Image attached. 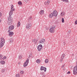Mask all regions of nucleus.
Returning a JSON list of instances; mask_svg holds the SVG:
<instances>
[{"instance_id":"1","label":"nucleus","mask_w":77,"mask_h":77,"mask_svg":"<svg viewBox=\"0 0 77 77\" xmlns=\"http://www.w3.org/2000/svg\"><path fill=\"white\" fill-rule=\"evenodd\" d=\"M57 11L54 10L53 12L52 13H51L49 15V18H52L53 17H54L55 16L56 17H57Z\"/></svg>"},{"instance_id":"2","label":"nucleus","mask_w":77,"mask_h":77,"mask_svg":"<svg viewBox=\"0 0 77 77\" xmlns=\"http://www.w3.org/2000/svg\"><path fill=\"white\" fill-rule=\"evenodd\" d=\"M29 59L27 58L25 62L23 64V66L24 67H26V66H27V65H28V63H29Z\"/></svg>"},{"instance_id":"3","label":"nucleus","mask_w":77,"mask_h":77,"mask_svg":"<svg viewBox=\"0 0 77 77\" xmlns=\"http://www.w3.org/2000/svg\"><path fill=\"white\" fill-rule=\"evenodd\" d=\"M12 21V18L9 17L7 21L8 24H10V25L11 24Z\"/></svg>"},{"instance_id":"4","label":"nucleus","mask_w":77,"mask_h":77,"mask_svg":"<svg viewBox=\"0 0 77 77\" xmlns=\"http://www.w3.org/2000/svg\"><path fill=\"white\" fill-rule=\"evenodd\" d=\"M73 74L76 75L77 74V66H76L73 68Z\"/></svg>"},{"instance_id":"5","label":"nucleus","mask_w":77,"mask_h":77,"mask_svg":"<svg viewBox=\"0 0 77 77\" xmlns=\"http://www.w3.org/2000/svg\"><path fill=\"white\" fill-rule=\"evenodd\" d=\"M55 28H56L55 26H53L50 29V32H51V33H53V32H54V31L55 30Z\"/></svg>"},{"instance_id":"6","label":"nucleus","mask_w":77,"mask_h":77,"mask_svg":"<svg viewBox=\"0 0 77 77\" xmlns=\"http://www.w3.org/2000/svg\"><path fill=\"white\" fill-rule=\"evenodd\" d=\"M31 23H28L26 26V29H30L31 28Z\"/></svg>"},{"instance_id":"7","label":"nucleus","mask_w":77,"mask_h":77,"mask_svg":"<svg viewBox=\"0 0 77 77\" xmlns=\"http://www.w3.org/2000/svg\"><path fill=\"white\" fill-rule=\"evenodd\" d=\"M37 48L38 51H40L42 50V46L41 45H39L37 47Z\"/></svg>"},{"instance_id":"8","label":"nucleus","mask_w":77,"mask_h":77,"mask_svg":"<svg viewBox=\"0 0 77 77\" xmlns=\"http://www.w3.org/2000/svg\"><path fill=\"white\" fill-rule=\"evenodd\" d=\"M40 70H41V71H42V70H44L45 72L46 71V70H47V68L44 67L42 66H41L40 68Z\"/></svg>"},{"instance_id":"9","label":"nucleus","mask_w":77,"mask_h":77,"mask_svg":"<svg viewBox=\"0 0 77 77\" xmlns=\"http://www.w3.org/2000/svg\"><path fill=\"white\" fill-rule=\"evenodd\" d=\"M65 57V54H62V56H61L60 58V61L62 62L63 60V59H64V58Z\"/></svg>"},{"instance_id":"10","label":"nucleus","mask_w":77,"mask_h":77,"mask_svg":"<svg viewBox=\"0 0 77 77\" xmlns=\"http://www.w3.org/2000/svg\"><path fill=\"white\" fill-rule=\"evenodd\" d=\"M38 42V40H37L35 38L34 39H33L32 40V42L33 43H34L35 44H36L37 43V42Z\"/></svg>"},{"instance_id":"11","label":"nucleus","mask_w":77,"mask_h":77,"mask_svg":"<svg viewBox=\"0 0 77 77\" xmlns=\"http://www.w3.org/2000/svg\"><path fill=\"white\" fill-rule=\"evenodd\" d=\"M14 26L11 25L9 27L8 29L9 30H12L14 29Z\"/></svg>"},{"instance_id":"12","label":"nucleus","mask_w":77,"mask_h":77,"mask_svg":"<svg viewBox=\"0 0 77 77\" xmlns=\"http://www.w3.org/2000/svg\"><path fill=\"white\" fill-rule=\"evenodd\" d=\"M45 40L44 39H42V40H41L40 41V42H39V43L41 44H43V43H44V42H45Z\"/></svg>"},{"instance_id":"13","label":"nucleus","mask_w":77,"mask_h":77,"mask_svg":"<svg viewBox=\"0 0 77 77\" xmlns=\"http://www.w3.org/2000/svg\"><path fill=\"white\" fill-rule=\"evenodd\" d=\"M13 11L12 10H11L10 11V12L9 13V15H10V18H11V15H12V14H13Z\"/></svg>"},{"instance_id":"14","label":"nucleus","mask_w":77,"mask_h":77,"mask_svg":"<svg viewBox=\"0 0 77 77\" xmlns=\"http://www.w3.org/2000/svg\"><path fill=\"white\" fill-rule=\"evenodd\" d=\"M14 35V32H10L9 34L8 35L9 36H12Z\"/></svg>"},{"instance_id":"15","label":"nucleus","mask_w":77,"mask_h":77,"mask_svg":"<svg viewBox=\"0 0 77 77\" xmlns=\"http://www.w3.org/2000/svg\"><path fill=\"white\" fill-rule=\"evenodd\" d=\"M1 42H2V43H5V39H4V38H1Z\"/></svg>"},{"instance_id":"16","label":"nucleus","mask_w":77,"mask_h":77,"mask_svg":"<svg viewBox=\"0 0 77 77\" xmlns=\"http://www.w3.org/2000/svg\"><path fill=\"white\" fill-rule=\"evenodd\" d=\"M49 3H50L49 1H47L45 2V5H49Z\"/></svg>"},{"instance_id":"17","label":"nucleus","mask_w":77,"mask_h":77,"mask_svg":"<svg viewBox=\"0 0 77 77\" xmlns=\"http://www.w3.org/2000/svg\"><path fill=\"white\" fill-rule=\"evenodd\" d=\"M4 44L5 43H2V42H0V48H2V47L3 46Z\"/></svg>"},{"instance_id":"18","label":"nucleus","mask_w":77,"mask_h":77,"mask_svg":"<svg viewBox=\"0 0 77 77\" xmlns=\"http://www.w3.org/2000/svg\"><path fill=\"white\" fill-rule=\"evenodd\" d=\"M65 15V13L63 11L61 13V16H62V17H63V16H64Z\"/></svg>"},{"instance_id":"19","label":"nucleus","mask_w":77,"mask_h":77,"mask_svg":"<svg viewBox=\"0 0 77 77\" xmlns=\"http://www.w3.org/2000/svg\"><path fill=\"white\" fill-rule=\"evenodd\" d=\"M0 63L2 65H4L5 64V61L4 60H2L0 61Z\"/></svg>"},{"instance_id":"20","label":"nucleus","mask_w":77,"mask_h":77,"mask_svg":"<svg viewBox=\"0 0 77 77\" xmlns=\"http://www.w3.org/2000/svg\"><path fill=\"white\" fill-rule=\"evenodd\" d=\"M44 11L43 10H42L41 11L39 12V14L40 15H42V14H44Z\"/></svg>"},{"instance_id":"21","label":"nucleus","mask_w":77,"mask_h":77,"mask_svg":"<svg viewBox=\"0 0 77 77\" xmlns=\"http://www.w3.org/2000/svg\"><path fill=\"white\" fill-rule=\"evenodd\" d=\"M15 9L14 8V5H11V11H15Z\"/></svg>"},{"instance_id":"22","label":"nucleus","mask_w":77,"mask_h":77,"mask_svg":"<svg viewBox=\"0 0 77 77\" xmlns=\"http://www.w3.org/2000/svg\"><path fill=\"white\" fill-rule=\"evenodd\" d=\"M8 41L10 43H12V42H13V39L12 38H10V39H9L8 40Z\"/></svg>"},{"instance_id":"23","label":"nucleus","mask_w":77,"mask_h":77,"mask_svg":"<svg viewBox=\"0 0 77 77\" xmlns=\"http://www.w3.org/2000/svg\"><path fill=\"white\" fill-rule=\"evenodd\" d=\"M40 62L41 60H40L39 59H38L36 61V63H39Z\"/></svg>"},{"instance_id":"24","label":"nucleus","mask_w":77,"mask_h":77,"mask_svg":"<svg viewBox=\"0 0 77 77\" xmlns=\"http://www.w3.org/2000/svg\"><path fill=\"white\" fill-rule=\"evenodd\" d=\"M20 22H18L17 23V27H20Z\"/></svg>"},{"instance_id":"25","label":"nucleus","mask_w":77,"mask_h":77,"mask_svg":"<svg viewBox=\"0 0 77 77\" xmlns=\"http://www.w3.org/2000/svg\"><path fill=\"white\" fill-rule=\"evenodd\" d=\"M22 58V56H21V55H19L18 56V59H21Z\"/></svg>"},{"instance_id":"26","label":"nucleus","mask_w":77,"mask_h":77,"mask_svg":"<svg viewBox=\"0 0 77 77\" xmlns=\"http://www.w3.org/2000/svg\"><path fill=\"white\" fill-rule=\"evenodd\" d=\"M48 60L46 59L45 60V63H47L48 62Z\"/></svg>"},{"instance_id":"27","label":"nucleus","mask_w":77,"mask_h":77,"mask_svg":"<svg viewBox=\"0 0 77 77\" xmlns=\"http://www.w3.org/2000/svg\"><path fill=\"white\" fill-rule=\"evenodd\" d=\"M18 3V5H22V2H19Z\"/></svg>"},{"instance_id":"28","label":"nucleus","mask_w":77,"mask_h":77,"mask_svg":"<svg viewBox=\"0 0 77 77\" xmlns=\"http://www.w3.org/2000/svg\"><path fill=\"white\" fill-rule=\"evenodd\" d=\"M32 17H30L29 18V19L28 20V21H30L31 20V19H32Z\"/></svg>"},{"instance_id":"29","label":"nucleus","mask_w":77,"mask_h":77,"mask_svg":"<svg viewBox=\"0 0 77 77\" xmlns=\"http://www.w3.org/2000/svg\"><path fill=\"white\" fill-rule=\"evenodd\" d=\"M20 73L21 74H23L24 73V71L23 70L20 71Z\"/></svg>"},{"instance_id":"30","label":"nucleus","mask_w":77,"mask_h":77,"mask_svg":"<svg viewBox=\"0 0 77 77\" xmlns=\"http://www.w3.org/2000/svg\"><path fill=\"white\" fill-rule=\"evenodd\" d=\"M20 74H16V77H20Z\"/></svg>"},{"instance_id":"31","label":"nucleus","mask_w":77,"mask_h":77,"mask_svg":"<svg viewBox=\"0 0 77 77\" xmlns=\"http://www.w3.org/2000/svg\"><path fill=\"white\" fill-rule=\"evenodd\" d=\"M62 23H64L65 22V21L64 20V19L63 18H62Z\"/></svg>"},{"instance_id":"32","label":"nucleus","mask_w":77,"mask_h":77,"mask_svg":"<svg viewBox=\"0 0 77 77\" xmlns=\"http://www.w3.org/2000/svg\"><path fill=\"white\" fill-rule=\"evenodd\" d=\"M1 71L2 72H5V70L4 69H2V70Z\"/></svg>"},{"instance_id":"33","label":"nucleus","mask_w":77,"mask_h":77,"mask_svg":"<svg viewBox=\"0 0 77 77\" xmlns=\"http://www.w3.org/2000/svg\"><path fill=\"white\" fill-rule=\"evenodd\" d=\"M42 74V75H43V77H45V74L44 73H43Z\"/></svg>"},{"instance_id":"34","label":"nucleus","mask_w":77,"mask_h":77,"mask_svg":"<svg viewBox=\"0 0 77 77\" xmlns=\"http://www.w3.org/2000/svg\"><path fill=\"white\" fill-rule=\"evenodd\" d=\"M65 66V64H63V65L62 66V67H61V69H63V68H64V66Z\"/></svg>"},{"instance_id":"35","label":"nucleus","mask_w":77,"mask_h":77,"mask_svg":"<svg viewBox=\"0 0 77 77\" xmlns=\"http://www.w3.org/2000/svg\"><path fill=\"white\" fill-rule=\"evenodd\" d=\"M75 24L76 25V24H77V20H76L75 21Z\"/></svg>"},{"instance_id":"36","label":"nucleus","mask_w":77,"mask_h":77,"mask_svg":"<svg viewBox=\"0 0 77 77\" xmlns=\"http://www.w3.org/2000/svg\"><path fill=\"white\" fill-rule=\"evenodd\" d=\"M11 30H10V29H9V30L8 31V33H10L11 32Z\"/></svg>"},{"instance_id":"37","label":"nucleus","mask_w":77,"mask_h":77,"mask_svg":"<svg viewBox=\"0 0 77 77\" xmlns=\"http://www.w3.org/2000/svg\"><path fill=\"white\" fill-rule=\"evenodd\" d=\"M2 16V14L1 12H0V17H1Z\"/></svg>"},{"instance_id":"38","label":"nucleus","mask_w":77,"mask_h":77,"mask_svg":"<svg viewBox=\"0 0 77 77\" xmlns=\"http://www.w3.org/2000/svg\"><path fill=\"white\" fill-rule=\"evenodd\" d=\"M3 57L2 55H0V58H2Z\"/></svg>"},{"instance_id":"39","label":"nucleus","mask_w":77,"mask_h":77,"mask_svg":"<svg viewBox=\"0 0 77 77\" xmlns=\"http://www.w3.org/2000/svg\"><path fill=\"white\" fill-rule=\"evenodd\" d=\"M71 73V72H70V71H69L67 73V74H70Z\"/></svg>"},{"instance_id":"40","label":"nucleus","mask_w":77,"mask_h":77,"mask_svg":"<svg viewBox=\"0 0 77 77\" xmlns=\"http://www.w3.org/2000/svg\"><path fill=\"white\" fill-rule=\"evenodd\" d=\"M66 3H68V0H66Z\"/></svg>"},{"instance_id":"41","label":"nucleus","mask_w":77,"mask_h":77,"mask_svg":"<svg viewBox=\"0 0 77 77\" xmlns=\"http://www.w3.org/2000/svg\"><path fill=\"white\" fill-rule=\"evenodd\" d=\"M61 1H63V2H66V0H61Z\"/></svg>"},{"instance_id":"42","label":"nucleus","mask_w":77,"mask_h":77,"mask_svg":"<svg viewBox=\"0 0 77 77\" xmlns=\"http://www.w3.org/2000/svg\"><path fill=\"white\" fill-rule=\"evenodd\" d=\"M4 59H6V56H4Z\"/></svg>"},{"instance_id":"43","label":"nucleus","mask_w":77,"mask_h":77,"mask_svg":"<svg viewBox=\"0 0 77 77\" xmlns=\"http://www.w3.org/2000/svg\"><path fill=\"white\" fill-rule=\"evenodd\" d=\"M2 21V20L0 19V23H1Z\"/></svg>"},{"instance_id":"44","label":"nucleus","mask_w":77,"mask_h":77,"mask_svg":"<svg viewBox=\"0 0 77 77\" xmlns=\"http://www.w3.org/2000/svg\"><path fill=\"white\" fill-rule=\"evenodd\" d=\"M63 70H65V69L64 68L63 69Z\"/></svg>"},{"instance_id":"45","label":"nucleus","mask_w":77,"mask_h":77,"mask_svg":"<svg viewBox=\"0 0 77 77\" xmlns=\"http://www.w3.org/2000/svg\"><path fill=\"white\" fill-rule=\"evenodd\" d=\"M72 56H74V54H72Z\"/></svg>"}]
</instances>
